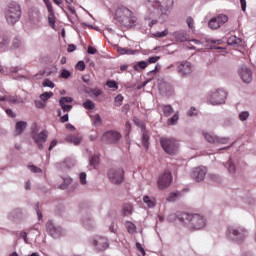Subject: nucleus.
I'll use <instances>...</instances> for the list:
<instances>
[{"instance_id": "nucleus-8", "label": "nucleus", "mask_w": 256, "mask_h": 256, "mask_svg": "<svg viewBox=\"0 0 256 256\" xmlns=\"http://www.w3.org/2000/svg\"><path fill=\"white\" fill-rule=\"evenodd\" d=\"M92 245L96 251H105L109 249V240L103 236H96L92 241Z\"/></svg>"}, {"instance_id": "nucleus-42", "label": "nucleus", "mask_w": 256, "mask_h": 256, "mask_svg": "<svg viewBox=\"0 0 256 256\" xmlns=\"http://www.w3.org/2000/svg\"><path fill=\"white\" fill-rule=\"evenodd\" d=\"M93 122H94V125L97 127L99 125H101L103 123V120L101 119V115L99 114H96L94 117H93Z\"/></svg>"}, {"instance_id": "nucleus-25", "label": "nucleus", "mask_w": 256, "mask_h": 256, "mask_svg": "<svg viewBox=\"0 0 256 256\" xmlns=\"http://www.w3.org/2000/svg\"><path fill=\"white\" fill-rule=\"evenodd\" d=\"M9 45V36L0 34V49H5Z\"/></svg>"}, {"instance_id": "nucleus-50", "label": "nucleus", "mask_w": 256, "mask_h": 256, "mask_svg": "<svg viewBox=\"0 0 256 256\" xmlns=\"http://www.w3.org/2000/svg\"><path fill=\"white\" fill-rule=\"evenodd\" d=\"M76 69H77L78 71H85V62L79 61V62L76 64Z\"/></svg>"}, {"instance_id": "nucleus-21", "label": "nucleus", "mask_w": 256, "mask_h": 256, "mask_svg": "<svg viewBox=\"0 0 256 256\" xmlns=\"http://www.w3.org/2000/svg\"><path fill=\"white\" fill-rule=\"evenodd\" d=\"M228 236L231 238V239H243V237H245V231L242 230V232H239V230L233 228V227H230L228 228Z\"/></svg>"}, {"instance_id": "nucleus-24", "label": "nucleus", "mask_w": 256, "mask_h": 256, "mask_svg": "<svg viewBox=\"0 0 256 256\" xmlns=\"http://www.w3.org/2000/svg\"><path fill=\"white\" fill-rule=\"evenodd\" d=\"M143 134H142V145L145 149H149V133L145 131L142 127Z\"/></svg>"}, {"instance_id": "nucleus-5", "label": "nucleus", "mask_w": 256, "mask_h": 256, "mask_svg": "<svg viewBox=\"0 0 256 256\" xmlns=\"http://www.w3.org/2000/svg\"><path fill=\"white\" fill-rule=\"evenodd\" d=\"M225 99H227V92L223 89H216L209 94L207 102L210 105H223Z\"/></svg>"}, {"instance_id": "nucleus-12", "label": "nucleus", "mask_w": 256, "mask_h": 256, "mask_svg": "<svg viewBox=\"0 0 256 256\" xmlns=\"http://www.w3.org/2000/svg\"><path fill=\"white\" fill-rule=\"evenodd\" d=\"M46 230L54 239H57L63 235V228L55 227V225H53V221H48L46 223Z\"/></svg>"}, {"instance_id": "nucleus-46", "label": "nucleus", "mask_w": 256, "mask_h": 256, "mask_svg": "<svg viewBox=\"0 0 256 256\" xmlns=\"http://www.w3.org/2000/svg\"><path fill=\"white\" fill-rule=\"evenodd\" d=\"M20 45H21V40H19V38H15L12 42L11 49H19Z\"/></svg>"}, {"instance_id": "nucleus-9", "label": "nucleus", "mask_w": 256, "mask_h": 256, "mask_svg": "<svg viewBox=\"0 0 256 256\" xmlns=\"http://www.w3.org/2000/svg\"><path fill=\"white\" fill-rule=\"evenodd\" d=\"M147 5L157 9V11H163V8L169 9V7H173V0H156L154 2L149 0Z\"/></svg>"}, {"instance_id": "nucleus-53", "label": "nucleus", "mask_w": 256, "mask_h": 256, "mask_svg": "<svg viewBox=\"0 0 256 256\" xmlns=\"http://www.w3.org/2000/svg\"><path fill=\"white\" fill-rule=\"evenodd\" d=\"M30 171H32V173H41V168L35 166V165H31V166H28Z\"/></svg>"}, {"instance_id": "nucleus-20", "label": "nucleus", "mask_w": 256, "mask_h": 256, "mask_svg": "<svg viewBox=\"0 0 256 256\" xmlns=\"http://www.w3.org/2000/svg\"><path fill=\"white\" fill-rule=\"evenodd\" d=\"M29 21L32 25H39L41 23V13L37 10H32L29 12Z\"/></svg>"}, {"instance_id": "nucleus-7", "label": "nucleus", "mask_w": 256, "mask_h": 256, "mask_svg": "<svg viewBox=\"0 0 256 256\" xmlns=\"http://www.w3.org/2000/svg\"><path fill=\"white\" fill-rule=\"evenodd\" d=\"M101 141L106 145H117L121 141V132L115 130L106 131L103 133Z\"/></svg>"}, {"instance_id": "nucleus-13", "label": "nucleus", "mask_w": 256, "mask_h": 256, "mask_svg": "<svg viewBox=\"0 0 256 256\" xmlns=\"http://www.w3.org/2000/svg\"><path fill=\"white\" fill-rule=\"evenodd\" d=\"M177 71L181 77H187V75H191L193 66H191L190 62H181Z\"/></svg>"}, {"instance_id": "nucleus-2", "label": "nucleus", "mask_w": 256, "mask_h": 256, "mask_svg": "<svg viewBox=\"0 0 256 256\" xmlns=\"http://www.w3.org/2000/svg\"><path fill=\"white\" fill-rule=\"evenodd\" d=\"M178 219L182 221V223H185L189 229H193L194 231H199V229L205 227V218L200 214L182 212L178 214Z\"/></svg>"}, {"instance_id": "nucleus-18", "label": "nucleus", "mask_w": 256, "mask_h": 256, "mask_svg": "<svg viewBox=\"0 0 256 256\" xmlns=\"http://www.w3.org/2000/svg\"><path fill=\"white\" fill-rule=\"evenodd\" d=\"M203 135L206 141H208V143H222L223 145L227 143V138H219L213 134L205 133V132H203Z\"/></svg>"}, {"instance_id": "nucleus-31", "label": "nucleus", "mask_w": 256, "mask_h": 256, "mask_svg": "<svg viewBox=\"0 0 256 256\" xmlns=\"http://www.w3.org/2000/svg\"><path fill=\"white\" fill-rule=\"evenodd\" d=\"M167 35H169V29H165L162 32H155L153 34V37H155L156 39H163V37H167Z\"/></svg>"}, {"instance_id": "nucleus-28", "label": "nucleus", "mask_w": 256, "mask_h": 256, "mask_svg": "<svg viewBox=\"0 0 256 256\" xmlns=\"http://www.w3.org/2000/svg\"><path fill=\"white\" fill-rule=\"evenodd\" d=\"M143 201L150 208L155 207V204L157 203V200L155 198H151L149 196H144Z\"/></svg>"}, {"instance_id": "nucleus-39", "label": "nucleus", "mask_w": 256, "mask_h": 256, "mask_svg": "<svg viewBox=\"0 0 256 256\" xmlns=\"http://www.w3.org/2000/svg\"><path fill=\"white\" fill-rule=\"evenodd\" d=\"M179 121V114H174L171 118L168 119V125H175Z\"/></svg>"}, {"instance_id": "nucleus-17", "label": "nucleus", "mask_w": 256, "mask_h": 256, "mask_svg": "<svg viewBox=\"0 0 256 256\" xmlns=\"http://www.w3.org/2000/svg\"><path fill=\"white\" fill-rule=\"evenodd\" d=\"M68 103H73V98L66 96L61 97L59 100L60 107H62V111H64V113H69V111L73 109V105Z\"/></svg>"}, {"instance_id": "nucleus-16", "label": "nucleus", "mask_w": 256, "mask_h": 256, "mask_svg": "<svg viewBox=\"0 0 256 256\" xmlns=\"http://www.w3.org/2000/svg\"><path fill=\"white\" fill-rule=\"evenodd\" d=\"M205 175H207V168L205 167H197L192 171V178L198 183L205 179Z\"/></svg>"}, {"instance_id": "nucleus-45", "label": "nucleus", "mask_w": 256, "mask_h": 256, "mask_svg": "<svg viewBox=\"0 0 256 256\" xmlns=\"http://www.w3.org/2000/svg\"><path fill=\"white\" fill-rule=\"evenodd\" d=\"M239 119L240 121H247L249 119V112L248 111H243L239 114Z\"/></svg>"}, {"instance_id": "nucleus-58", "label": "nucleus", "mask_w": 256, "mask_h": 256, "mask_svg": "<svg viewBox=\"0 0 256 256\" xmlns=\"http://www.w3.org/2000/svg\"><path fill=\"white\" fill-rule=\"evenodd\" d=\"M242 11L247 10V0H240Z\"/></svg>"}, {"instance_id": "nucleus-34", "label": "nucleus", "mask_w": 256, "mask_h": 256, "mask_svg": "<svg viewBox=\"0 0 256 256\" xmlns=\"http://www.w3.org/2000/svg\"><path fill=\"white\" fill-rule=\"evenodd\" d=\"M11 216L13 217V219H17L19 217L23 216V210H21V208H16L11 212Z\"/></svg>"}, {"instance_id": "nucleus-40", "label": "nucleus", "mask_w": 256, "mask_h": 256, "mask_svg": "<svg viewBox=\"0 0 256 256\" xmlns=\"http://www.w3.org/2000/svg\"><path fill=\"white\" fill-rule=\"evenodd\" d=\"M126 227L128 229V233H135V231H137V226L131 222H127Z\"/></svg>"}, {"instance_id": "nucleus-33", "label": "nucleus", "mask_w": 256, "mask_h": 256, "mask_svg": "<svg viewBox=\"0 0 256 256\" xmlns=\"http://www.w3.org/2000/svg\"><path fill=\"white\" fill-rule=\"evenodd\" d=\"M106 85L109 87V89H113V91H117V89H119V85L115 80H108Z\"/></svg>"}, {"instance_id": "nucleus-38", "label": "nucleus", "mask_w": 256, "mask_h": 256, "mask_svg": "<svg viewBox=\"0 0 256 256\" xmlns=\"http://www.w3.org/2000/svg\"><path fill=\"white\" fill-rule=\"evenodd\" d=\"M64 183L60 185V189L65 190L67 189V187H69V185H71V177H66L63 179Z\"/></svg>"}, {"instance_id": "nucleus-61", "label": "nucleus", "mask_w": 256, "mask_h": 256, "mask_svg": "<svg viewBox=\"0 0 256 256\" xmlns=\"http://www.w3.org/2000/svg\"><path fill=\"white\" fill-rule=\"evenodd\" d=\"M56 146H57V140H52L48 150L53 151V148Z\"/></svg>"}, {"instance_id": "nucleus-10", "label": "nucleus", "mask_w": 256, "mask_h": 256, "mask_svg": "<svg viewBox=\"0 0 256 256\" xmlns=\"http://www.w3.org/2000/svg\"><path fill=\"white\" fill-rule=\"evenodd\" d=\"M227 21H229V17L227 15L219 14L208 22V26L210 29H219V27L224 23H227Z\"/></svg>"}, {"instance_id": "nucleus-44", "label": "nucleus", "mask_w": 256, "mask_h": 256, "mask_svg": "<svg viewBox=\"0 0 256 256\" xmlns=\"http://www.w3.org/2000/svg\"><path fill=\"white\" fill-rule=\"evenodd\" d=\"M79 179L81 185H87V174L85 172L80 173Z\"/></svg>"}, {"instance_id": "nucleus-6", "label": "nucleus", "mask_w": 256, "mask_h": 256, "mask_svg": "<svg viewBox=\"0 0 256 256\" xmlns=\"http://www.w3.org/2000/svg\"><path fill=\"white\" fill-rule=\"evenodd\" d=\"M108 179L113 185H121L125 180V170L123 168H112L108 170Z\"/></svg>"}, {"instance_id": "nucleus-52", "label": "nucleus", "mask_w": 256, "mask_h": 256, "mask_svg": "<svg viewBox=\"0 0 256 256\" xmlns=\"http://www.w3.org/2000/svg\"><path fill=\"white\" fill-rule=\"evenodd\" d=\"M35 105L37 109H45V102H43V100H36Z\"/></svg>"}, {"instance_id": "nucleus-26", "label": "nucleus", "mask_w": 256, "mask_h": 256, "mask_svg": "<svg viewBox=\"0 0 256 256\" xmlns=\"http://www.w3.org/2000/svg\"><path fill=\"white\" fill-rule=\"evenodd\" d=\"M176 40L180 41V43H185V41H189V35L183 32H177L175 34Z\"/></svg>"}, {"instance_id": "nucleus-63", "label": "nucleus", "mask_w": 256, "mask_h": 256, "mask_svg": "<svg viewBox=\"0 0 256 256\" xmlns=\"http://www.w3.org/2000/svg\"><path fill=\"white\" fill-rule=\"evenodd\" d=\"M6 114L8 115V117H15V114L13 113V110H11V109H6Z\"/></svg>"}, {"instance_id": "nucleus-60", "label": "nucleus", "mask_w": 256, "mask_h": 256, "mask_svg": "<svg viewBox=\"0 0 256 256\" xmlns=\"http://www.w3.org/2000/svg\"><path fill=\"white\" fill-rule=\"evenodd\" d=\"M60 121L61 123H67V121H69V114H65L64 116H61Z\"/></svg>"}, {"instance_id": "nucleus-35", "label": "nucleus", "mask_w": 256, "mask_h": 256, "mask_svg": "<svg viewBox=\"0 0 256 256\" xmlns=\"http://www.w3.org/2000/svg\"><path fill=\"white\" fill-rule=\"evenodd\" d=\"M52 96L53 92H44L40 95V99L45 103V101H49V99H51Z\"/></svg>"}, {"instance_id": "nucleus-51", "label": "nucleus", "mask_w": 256, "mask_h": 256, "mask_svg": "<svg viewBox=\"0 0 256 256\" xmlns=\"http://www.w3.org/2000/svg\"><path fill=\"white\" fill-rule=\"evenodd\" d=\"M179 192H172L170 193V195L168 196V201H175L178 197Z\"/></svg>"}, {"instance_id": "nucleus-36", "label": "nucleus", "mask_w": 256, "mask_h": 256, "mask_svg": "<svg viewBox=\"0 0 256 256\" xmlns=\"http://www.w3.org/2000/svg\"><path fill=\"white\" fill-rule=\"evenodd\" d=\"M99 165V155H94L90 159V167H97Z\"/></svg>"}, {"instance_id": "nucleus-37", "label": "nucleus", "mask_w": 256, "mask_h": 256, "mask_svg": "<svg viewBox=\"0 0 256 256\" xmlns=\"http://www.w3.org/2000/svg\"><path fill=\"white\" fill-rule=\"evenodd\" d=\"M83 107L85 109H88L89 111H91L92 109H95V103H93V101H91V100H86L83 103Z\"/></svg>"}, {"instance_id": "nucleus-41", "label": "nucleus", "mask_w": 256, "mask_h": 256, "mask_svg": "<svg viewBox=\"0 0 256 256\" xmlns=\"http://www.w3.org/2000/svg\"><path fill=\"white\" fill-rule=\"evenodd\" d=\"M186 23H187L189 29H191L192 31H193V29H195V20L192 17L186 18Z\"/></svg>"}, {"instance_id": "nucleus-32", "label": "nucleus", "mask_w": 256, "mask_h": 256, "mask_svg": "<svg viewBox=\"0 0 256 256\" xmlns=\"http://www.w3.org/2000/svg\"><path fill=\"white\" fill-rule=\"evenodd\" d=\"M149 62L140 61L134 66V71H139V69H147Z\"/></svg>"}, {"instance_id": "nucleus-54", "label": "nucleus", "mask_w": 256, "mask_h": 256, "mask_svg": "<svg viewBox=\"0 0 256 256\" xmlns=\"http://www.w3.org/2000/svg\"><path fill=\"white\" fill-rule=\"evenodd\" d=\"M161 59V57L159 56H152L148 59L147 63H157V61H159Z\"/></svg>"}, {"instance_id": "nucleus-14", "label": "nucleus", "mask_w": 256, "mask_h": 256, "mask_svg": "<svg viewBox=\"0 0 256 256\" xmlns=\"http://www.w3.org/2000/svg\"><path fill=\"white\" fill-rule=\"evenodd\" d=\"M239 75L244 83H251V81H253V73L247 66L240 68Z\"/></svg>"}, {"instance_id": "nucleus-11", "label": "nucleus", "mask_w": 256, "mask_h": 256, "mask_svg": "<svg viewBox=\"0 0 256 256\" xmlns=\"http://www.w3.org/2000/svg\"><path fill=\"white\" fill-rule=\"evenodd\" d=\"M171 181H173L171 171H164L163 175H161L158 180V189H166V187H169V185H171Z\"/></svg>"}, {"instance_id": "nucleus-19", "label": "nucleus", "mask_w": 256, "mask_h": 256, "mask_svg": "<svg viewBox=\"0 0 256 256\" xmlns=\"http://www.w3.org/2000/svg\"><path fill=\"white\" fill-rule=\"evenodd\" d=\"M35 143L37 144L39 149H43V143L47 141V131H42L37 135L33 136Z\"/></svg>"}, {"instance_id": "nucleus-57", "label": "nucleus", "mask_w": 256, "mask_h": 256, "mask_svg": "<svg viewBox=\"0 0 256 256\" xmlns=\"http://www.w3.org/2000/svg\"><path fill=\"white\" fill-rule=\"evenodd\" d=\"M35 209H36L38 218H39V219H43V214L41 213V210H39V203L36 204Z\"/></svg>"}, {"instance_id": "nucleus-1", "label": "nucleus", "mask_w": 256, "mask_h": 256, "mask_svg": "<svg viewBox=\"0 0 256 256\" xmlns=\"http://www.w3.org/2000/svg\"><path fill=\"white\" fill-rule=\"evenodd\" d=\"M115 20L122 29H129L137 23V17L129 8L124 6L116 10Z\"/></svg>"}, {"instance_id": "nucleus-64", "label": "nucleus", "mask_w": 256, "mask_h": 256, "mask_svg": "<svg viewBox=\"0 0 256 256\" xmlns=\"http://www.w3.org/2000/svg\"><path fill=\"white\" fill-rule=\"evenodd\" d=\"M20 237L27 243V232H21Z\"/></svg>"}, {"instance_id": "nucleus-59", "label": "nucleus", "mask_w": 256, "mask_h": 256, "mask_svg": "<svg viewBox=\"0 0 256 256\" xmlns=\"http://www.w3.org/2000/svg\"><path fill=\"white\" fill-rule=\"evenodd\" d=\"M159 69H161V66L156 65L155 69L150 71V75H157V73H159Z\"/></svg>"}, {"instance_id": "nucleus-55", "label": "nucleus", "mask_w": 256, "mask_h": 256, "mask_svg": "<svg viewBox=\"0 0 256 256\" xmlns=\"http://www.w3.org/2000/svg\"><path fill=\"white\" fill-rule=\"evenodd\" d=\"M228 171H229V173H234L235 172V164L228 162Z\"/></svg>"}, {"instance_id": "nucleus-3", "label": "nucleus", "mask_w": 256, "mask_h": 256, "mask_svg": "<svg viewBox=\"0 0 256 256\" xmlns=\"http://www.w3.org/2000/svg\"><path fill=\"white\" fill-rule=\"evenodd\" d=\"M21 4L13 1L10 2L4 12L8 25H15L21 19Z\"/></svg>"}, {"instance_id": "nucleus-4", "label": "nucleus", "mask_w": 256, "mask_h": 256, "mask_svg": "<svg viewBox=\"0 0 256 256\" xmlns=\"http://www.w3.org/2000/svg\"><path fill=\"white\" fill-rule=\"evenodd\" d=\"M160 145L168 155H175L179 151V142L173 138H161Z\"/></svg>"}, {"instance_id": "nucleus-62", "label": "nucleus", "mask_w": 256, "mask_h": 256, "mask_svg": "<svg viewBox=\"0 0 256 256\" xmlns=\"http://www.w3.org/2000/svg\"><path fill=\"white\" fill-rule=\"evenodd\" d=\"M75 49H77V47L73 44H70L68 46V53H73V51H75Z\"/></svg>"}, {"instance_id": "nucleus-27", "label": "nucleus", "mask_w": 256, "mask_h": 256, "mask_svg": "<svg viewBox=\"0 0 256 256\" xmlns=\"http://www.w3.org/2000/svg\"><path fill=\"white\" fill-rule=\"evenodd\" d=\"M133 214V204H124L123 206V215L124 217H128V215Z\"/></svg>"}, {"instance_id": "nucleus-30", "label": "nucleus", "mask_w": 256, "mask_h": 256, "mask_svg": "<svg viewBox=\"0 0 256 256\" xmlns=\"http://www.w3.org/2000/svg\"><path fill=\"white\" fill-rule=\"evenodd\" d=\"M0 101H7L8 103H17V96H0Z\"/></svg>"}, {"instance_id": "nucleus-48", "label": "nucleus", "mask_w": 256, "mask_h": 256, "mask_svg": "<svg viewBox=\"0 0 256 256\" xmlns=\"http://www.w3.org/2000/svg\"><path fill=\"white\" fill-rule=\"evenodd\" d=\"M60 77H62V79H69L71 77V72L64 69L62 70Z\"/></svg>"}, {"instance_id": "nucleus-22", "label": "nucleus", "mask_w": 256, "mask_h": 256, "mask_svg": "<svg viewBox=\"0 0 256 256\" xmlns=\"http://www.w3.org/2000/svg\"><path fill=\"white\" fill-rule=\"evenodd\" d=\"M27 129V122L25 121H19L16 123L15 127V135H21Z\"/></svg>"}, {"instance_id": "nucleus-23", "label": "nucleus", "mask_w": 256, "mask_h": 256, "mask_svg": "<svg viewBox=\"0 0 256 256\" xmlns=\"http://www.w3.org/2000/svg\"><path fill=\"white\" fill-rule=\"evenodd\" d=\"M82 140H83V138H81V136H77V135H68L66 137V141H68V143H73V145H80Z\"/></svg>"}, {"instance_id": "nucleus-47", "label": "nucleus", "mask_w": 256, "mask_h": 256, "mask_svg": "<svg viewBox=\"0 0 256 256\" xmlns=\"http://www.w3.org/2000/svg\"><path fill=\"white\" fill-rule=\"evenodd\" d=\"M122 103H123V96L122 95H117L115 97L116 107H121Z\"/></svg>"}, {"instance_id": "nucleus-29", "label": "nucleus", "mask_w": 256, "mask_h": 256, "mask_svg": "<svg viewBox=\"0 0 256 256\" xmlns=\"http://www.w3.org/2000/svg\"><path fill=\"white\" fill-rule=\"evenodd\" d=\"M162 111L165 117H171V115H173V107L171 105H163Z\"/></svg>"}, {"instance_id": "nucleus-49", "label": "nucleus", "mask_w": 256, "mask_h": 256, "mask_svg": "<svg viewBox=\"0 0 256 256\" xmlns=\"http://www.w3.org/2000/svg\"><path fill=\"white\" fill-rule=\"evenodd\" d=\"M90 93H92V95H94V97H99V95L103 94V91H101V89H99V88H94L90 91Z\"/></svg>"}, {"instance_id": "nucleus-15", "label": "nucleus", "mask_w": 256, "mask_h": 256, "mask_svg": "<svg viewBox=\"0 0 256 256\" xmlns=\"http://www.w3.org/2000/svg\"><path fill=\"white\" fill-rule=\"evenodd\" d=\"M48 9V23L50 27H55V10H53V3L51 0H43Z\"/></svg>"}, {"instance_id": "nucleus-43", "label": "nucleus", "mask_w": 256, "mask_h": 256, "mask_svg": "<svg viewBox=\"0 0 256 256\" xmlns=\"http://www.w3.org/2000/svg\"><path fill=\"white\" fill-rule=\"evenodd\" d=\"M42 85H43V87H50V89H54L55 88V83H53V81H51L49 79L44 80Z\"/></svg>"}, {"instance_id": "nucleus-56", "label": "nucleus", "mask_w": 256, "mask_h": 256, "mask_svg": "<svg viewBox=\"0 0 256 256\" xmlns=\"http://www.w3.org/2000/svg\"><path fill=\"white\" fill-rule=\"evenodd\" d=\"M87 52L89 55H95V53H97V49L95 47L89 46Z\"/></svg>"}]
</instances>
